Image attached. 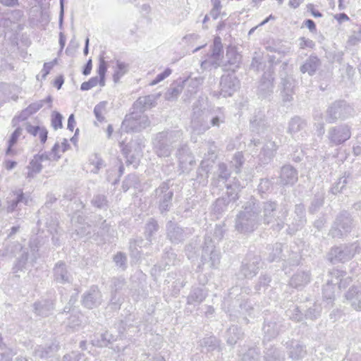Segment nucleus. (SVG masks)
Here are the masks:
<instances>
[{
  "label": "nucleus",
  "instance_id": "obj_29",
  "mask_svg": "<svg viewBox=\"0 0 361 361\" xmlns=\"http://www.w3.org/2000/svg\"><path fill=\"white\" fill-rule=\"evenodd\" d=\"M35 312L37 315L41 317H48L52 314L54 309V303L53 300L49 299H43L37 301L33 305Z\"/></svg>",
  "mask_w": 361,
  "mask_h": 361
},
{
  "label": "nucleus",
  "instance_id": "obj_36",
  "mask_svg": "<svg viewBox=\"0 0 361 361\" xmlns=\"http://www.w3.org/2000/svg\"><path fill=\"white\" fill-rule=\"evenodd\" d=\"M159 230V225L157 220H156L154 218H149L147 221L144 228L145 237L149 243H152L154 236L157 234Z\"/></svg>",
  "mask_w": 361,
  "mask_h": 361
},
{
  "label": "nucleus",
  "instance_id": "obj_38",
  "mask_svg": "<svg viewBox=\"0 0 361 361\" xmlns=\"http://www.w3.org/2000/svg\"><path fill=\"white\" fill-rule=\"evenodd\" d=\"M278 146L275 142L268 140L263 146L260 156L263 159L264 163L269 162L275 155Z\"/></svg>",
  "mask_w": 361,
  "mask_h": 361
},
{
  "label": "nucleus",
  "instance_id": "obj_4",
  "mask_svg": "<svg viewBox=\"0 0 361 361\" xmlns=\"http://www.w3.org/2000/svg\"><path fill=\"white\" fill-rule=\"evenodd\" d=\"M182 135V131L178 130L158 133L153 141L155 154L159 157H169L173 149V144L180 141Z\"/></svg>",
  "mask_w": 361,
  "mask_h": 361
},
{
  "label": "nucleus",
  "instance_id": "obj_49",
  "mask_svg": "<svg viewBox=\"0 0 361 361\" xmlns=\"http://www.w3.org/2000/svg\"><path fill=\"white\" fill-rule=\"evenodd\" d=\"M220 341L214 336L204 338L200 341V345L206 348L207 351H213L219 348Z\"/></svg>",
  "mask_w": 361,
  "mask_h": 361
},
{
  "label": "nucleus",
  "instance_id": "obj_45",
  "mask_svg": "<svg viewBox=\"0 0 361 361\" xmlns=\"http://www.w3.org/2000/svg\"><path fill=\"white\" fill-rule=\"evenodd\" d=\"M250 126L253 132H256L258 134L263 132L266 127L264 115L259 113L258 115H255L250 119Z\"/></svg>",
  "mask_w": 361,
  "mask_h": 361
},
{
  "label": "nucleus",
  "instance_id": "obj_16",
  "mask_svg": "<svg viewBox=\"0 0 361 361\" xmlns=\"http://www.w3.org/2000/svg\"><path fill=\"white\" fill-rule=\"evenodd\" d=\"M283 329H286V326L283 324V321L279 316H273L270 319L266 318L263 326L264 334L263 343L264 345H267L266 340L271 341L275 338Z\"/></svg>",
  "mask_w": 361,
  "mask_h": 361
},
{
  "label": "nucleus",
  "instance_id": "obj_41",
  "mask_svg": "<svg viewBox=\"0 0 361 361\" xmlns=\"http://www.w3.org/2000/svg\"><path fill=\"white\" fill-rule=\"evenodd\" d=\"M288 354L289 357L293 360L301 359L306 354L305 346L301 345L298 341H292Z\"/></svg>",
  "mask_w": 361,
  "mask_h": 361
},
{
  "label": "nucleus",
  "instance_id": "obj_44",
  "mask_svg": "<svg viewBox=\"0 0 361 361\" xmlns=\"http://www.w3.org/2000/svg\"><path fill=\"white\" fill-rule=\"evenodd\" d=\"M130 320L131 319L130 318H128L125 322L121 321L119 322V324H118V333L121 336L127 337V336H124L125 332H126V334H128V337L133 336V335L131 334H129L128 331H130V333H135V332H138L140 331V328H139L140 325H136L135 326L132 324H128V322L130 321Z\"/></svg>",
  "mask_w": 361,
  "mask_h": 361
},
{
  "label": "nucleus",
  "instance_id": "obj_17",
  "mask_svg": "<svg viewBox=\"0 0 361 361\" xmlns=\"http://www.w3.org/2000/svg\"><path fill=\"white\" fill-rule=\"evenodd\" d=\"M350 127L346 124L339 125L329 128L328 138L332 145H339L350 139Z\"/></svg>",
  "mask_w": 361,
  "mask_h": 361
},
{
  "label": "nucleus",
  "instance_id": "obj_31",
  "mask_svg": "<svg viewBox=\"0 0 361 361\" xmlns=\"http://www.w3.org/2000/svg\"><path fill=\"white\" fill-rule=\"evenodd\" d=\"M115 62V65L112 66L114 70L113 80L115 83L120 81L121 78L127 74L130 69V65L128 63L121 61L120 59L114 58L111 63Z\"/></svg>",
  "mask_w": 361,
  "mask_h": 361
},
{
  "label": "nucleus",
  "instance_id": "obj_55",
  "mask_svg": "<svg viewBox=\"0 0 361 361\" xmlns=\"http://www.w3.org/2000/svg\"><path fill=\"white\" fill-rule=\"evenodd\" d=\"M349 183V175L345 174L341 177L337 182L331 188V192L333 194H337L343 192L345 185Z\"/></svg>",
  "mask_w": 361,
  "mask_h": 361
},
{
  "label": "nucleus",
  "instance_id": "obj_32",
  "mask_svg": "<svg viewBox=\"0 0 361 361\" xmlns=\"http://www.w3.org/2000/svg\"><path fill=\"white\" fill-rule=\"evenodd\" d=\"M106 71L107 62L103 58H100L99 64L97 69L99 77H92L88 80L92 87L97 86V84H99L101 87H104L105 85V76Z\"/></svg>",
  "mask_w": 361,
  "mask_h": 361
},
{
  "label": "nucleus",
  "instance_id": "obj_2",
  "mask_svg": "<svg viewBox=\"0 0 361 361\" xmlns=\"http://www.w3.org/2000/svg\"><path fill=\"white\" fill-rule=\"evenodd\" d=\"M243 209L236 216L235 228L240 233L249 234L260 224V207L255 199H250Z\"/></svg>",
  "mask_w": 361,
  "mask_h": 361
},
{
  "label": "nucleus",
  "instance_id": "obj_22",
  "mask_svg": "<svg viewBox=\"0 0 361 361\" xmlns=\"http://www.w3.org/2000/svg\"><path fill=\"white\" fill-rule=\"evenodd\" d=\"M176 155L182 172L190 171V166L195 164V159L188 146L187 145H180L178 148Z\"/></svg>",
  "mask_w": 361,
  "mask_h": 361
},
{
  "label": "nucleus",
  "instance_id": "obj_64",
  "mask_svg": "<svg viewBox=\"0 0 361 361\" xmlns=\"http://www.w3.org/2000/svg\"><path fill=\"white\" fill-rule=\"evenodd\" d=\"M271 282L270 276L267 275H262L258 280L255 286V290L257 293H260L261 291H264L266 288L269 286V283Z\"/></svg>",
  "mask_w": 361,
  "mask_h": 361
},
{
  "label": "nucleus",
  "instance_id": "obj_20",
  "mask_svg": "<svg viewBox=\"0 0 361 361\" xmlns=\"http://www.w3.org/2000/svg\"><path fill=\"white\" fill-rule=\"evenodd\" d=\"M53 279L56 283H71L73 276L68 266L63 261L56 262L53 268Z\"/></svg>",
  "mask_w": 361,
  "mask_h": 361
},
{
  "label": "nucleus",
  "instance_id": "obj_14",
  "mask_svg": "<svg viewBox=\"0 0 361 361\" xmlns=\"http://www.w3.org/2000/svg\"><path fill=\"white\" fill-rule=\"evenodd\" d=\"M261 257L255 253L249 252L242 262L241 274L247 279H252L260 268Z\"/></svg>",
  "mask_w": 361,
  "mask_h": 361
},
{
  "label": "nucleus",
  "instance_id": "obj_63",
  "mask_svg": "<svg viewBox=\"0 0 361 361\" xmlns=\"http://www.w3.org/2000/svg\"><path fill=\"white\" fill-rule=\"evenodd\" d=\"M360 42H361V29L357 27L356 30H354L349 36L347 45L348 47H353L358 44Z\"/></svg>",
  "mask_w": 361,
  "mask_h": 361
},
{
  "label": "nucleus",
  "instance_id": "obj_27",
  "mask_svg": "<svg viewBox=\"0 0 361 361\" xmlns=\"http://www.w3.org/2000/svg\"><path fill=\"white\" fill-rule=\"evenodd\" d=\"M321 66V60L317 56L312 54L300 66V71L302 73H307L310 76H312Z\"/></svg>",
  "mask_w": 361,
  "mask_h": 361
},
{
  "label": "nucleus",
  "instance_id": "obj_61",
  "mask_svg": "<svg viewBox=\"0 0 361 361\" xmlns=\"http://www.w3.org/2000/svg\"><path fill=\"white\" fill-rule=\"evenodd\" d=\"M231 202V200H228L226 197L217 199L214 204V211L219 214L224 212L225 210H226L227 207Z\"/></svg>",
  "mask_w": 361,
  "mask_h": 361
},
{
  "label": "nucleus",
  "instance_id": "obj_53",
  "mask_svg": "<svg viewBox=\"0 0 361 361\" xmlns=\"http://www.w3.org/2000/svg\"><path fill=\"white\" fill-rule=\"evenodd\" d=\"M83 315L80 312L71 314L67 322V326L73 330L80 326L82 323Z\"/></svg>",
  "mask_w": 361,
  "mask_h": 361
},
{
  "label": "nucleus",
  "instance_id": "obj_18",
  "mask_svg": "<svg viewBox=\"0 0 361 361\" xmlns=\"http://www.w3.org/2000/svg\"><path fill=\"white\" fill-rule=\"evenodd\" d=\"M240 87V81L233 74L224 75L221 78L219 93L224 97H231Z\"/></svg>",
  "mask_w": 361,
  "mask_h": 361
},
{
  "label": "nucleus",
  "instance_id": "obj_37",
  "mask_svg": "<svg viewBox=\"0 0 361 361\" xmlns=\"http://www.w3.org/2000/svg\"><path fill=\"white\" fill-rule=\"evenodd\" d=\"M242 329L235 325L230 326L226 333V339L228 345H234L238 340L243 338Z\"/></svg>",
  "mask_w": 361,
  "mask_h": 361
},
{
  "label": "nucleus",
  "instance_id": "obj_57",
  "mask_svg": "<svg viewBox=\"0 0 361 361\" xmlns=\"http://www.w3.org/2000/svg\"><path fill=\"white\" fill-rule=\"evenodd\" d=\"M218 178L217 181H222L225 183L231 176V172L228 169V167L224 163H219L218 164V170H217Z\"/></svg>",
  "mask_w": 361,
  "mask_h": 361
},
{
  "label": "nucleus",
  "instance_id": "obj_11",
  "mask_svg": "<svg viewBox=\"0 0 361 361\" xmlns=\"http://www.w3.org/2000/svg\"><path fill=\"white\" fill-rule=\"evenodd\" d=\"M360 247L357 243L343 244L331 248L330 252L331 261L333 263L345 262L350 260L356 253L360 252Z\"/></svg>",
  "mask_w": 361,
  "mask_h": 361
},
{
  "label": "nucleus",
  "instance_id": "obj_46",
  "mask_svg": "<svg viewBox=\"0 0 361 361\" xmlns=\"http://www.w3.org/2000/svg\"><path fill=\"white\" fill-rule=\"evenodd\" d=\"M221 60L222 59L209 53L207 58L201 62V68L204 70L217 68L221 66Z\"/></svg>",
  "mask_w": 361,
  "mask_h": 361
},
{
  "label": "nucleus",
  "instance_id": "obj_39",
  "mask_svg": "<svg viewBox=\"0 0 361 361\" xmlns=\"http://www.w3.org/2000/svg\"><path fill=\"white\" fill-rule=\"evenodd\" d=\"M58 350V345L52 343L49 346L37 345L34 351L35 357L44 359L53 355Z\"/></svg>",
  "mask_w": 361,
  "mask_h": 361
},
{
  "label": "nucleus",
  "instance_id": "obj_50",
  "mask_svg": "<svg viewBox=\"0 0 361 361\" xmlns=\"http://www.w3.org/2000/svg\"><path fill=\"white\" fill-rule=\"evenodd\" d=\"M92 204L100 209H107L109 208V202L105 195H95L91 200Z\"/></svg>",
  "mask_w": 361,
  "mask_h": 361
},
{
  "label": "nucleus",
  "instance_id": "obj_8",
  "mask_svg": "<svg viewBox=\"0 0 361 361\" xmlns=\"http://www.w3.org/2000/svg\"><path fill=\"white\" fill-rule=\"evenodd\" d=\"M353 219L345 211L341 212L336 218L330 231L329 235L334 238H342L350 233L353 227Z\"/></svg>",
  "mask_w": 361,
  "mask_h": 361
},
{
  "label": "nucleus",
  "instance_id": "obj_6",
  "mask_svg": "<svg viewBox=\"0 0 361 361\" xmlns=\"http://www.w3.org/2000/svg\"><path fill=\"white\" fill-rule=\"evenodd\" d=\"M150 124L147 115L143 112L133 109L128 115H126L122 122L121 128L126 133L140 132Z\"/></svg>",
  "mask_w": 361,
  "mask_h": 361
},
{
  "label": "nucleus",
  "instance_id": "obj_59",
  "mask_svg": "<svg viewBox=\"0 0 361 361\" xmlns=\"http://www.w3.org/2000/svg\"><path fill=\"white\" fill-rule=\"evenodd\" d=\"M244 164V157L242 152H236L231 161V165L235 169L236 173H240V169Z\"/></svg>",
  "mask_w": 361,
  "mask_h": 361
},
{
  "label": "nucleus",
  "instance_id": "obj_1",
  "mask_svg": "<svg viewBox=\"0 0 361 361\" xmlns=\"http://www.w3.org/2000/svg\"><path fill=\"white\" fill-rule=\"evenodd\" d=\"M226 122V116L221 108H207L202 99L192 105L190 127L193 133L201 135L212 127L219 128Z\"/></svg>",
  "mask_w": 361,
  "mask_h": 361
},
{
  "label": "nucleus",
  "instance_id": "obj_23",
  "mask_svg": "<svg viewBox=\"0 0 361 361\" xmlns=\"http://www.w3.org/2000/svg\"><path fill=\"white\" fill-rule=\"evenodd\" d=\"M294 219L291 225H288L287 229L290 235L294 234L297 231L301 229L306 223L305 208L304 204H298L295 206Z\"/></svg>",
  "mask_w": 361,
  "mask_h": 361
},
{
  "label": "nucleus",
  "instance_id": "obj_40",
  "mask_svg": "<svg viewBox=\"0 0 361 361\" xmlns=\"http://www.w3.org/2000/svg\"><path fill=\"white\" fill-rule=\"evenodd\" d=\"M204 78L202 77L190 78L184 82V87L187 86V92L190 96L196 94L198 91L199 87L202 85Z\"/></svg>",
  "mask_w": 361,
  "mask_h": 361
},
{
  "label": "nucleus",
  "instance_id": "obj_19",
  "mask_svg": "<svg viewBox=\"0 0 361 361\" xmlns=\"http://www.w3.org/2000/svg\"><path fill=\"white\" fill-rule=\"evenodd\" d=\"M28 197H26L23 190L18 189L11 192L6 198V212L13 213L20 209L22 204H27Z\"/></svg>",
  "mask_w": 361,
  "mask_h": 361
},
{
  "label": "nucleus",
  "instance_id": "obj_9",
  "mask_svg": "<svg viewBox=\"0 0 361 361\" xmlns=\"http://www.w3.org/2000/svg\"><path fill=\"white\" fill-rule=\"evenodd\" d=\"M354 114V109L343 100L336 101L326 110V121L335 123L338 119H345Z\"/></svg>",
  "mask_w": 361,
  "mask_h": 361
},
{
  "label": "nucleus",
  "instance_id": "obj_43",
  "mask_svg": "<svg viewBox=\"0 0 361 361\" xmlns=\"http://www.w3.org/2000/svg\"><path fill=\"white\" fill-rule=\"evenodd\" d=\"M184 88V82L176 81L173 82L166 92L165 97L167 100H173L176 99L182 92Z\"/></svg>",
  "mask_w": 361,
  "mask_h": 361
},
{
  "label": "nucleus",
  "instance_id": "obj_47",
  "mask_svg": "<svg viewBox=\"0 0 361 361\" xmlns=\"http://www.w3.org/2000/svg\"><path fill=\"white\" fill-rule=\"evenodd\" d=\"M270 252L269 254L268 260L274 262L279 259H283L285 255L282 254L283 245L281 243H276L272 247H269Z\"/></svg>",
  "mask_w": 361,
  "mask_h": 361
},
{
  "label": "nucleus",
  "instance_id": "obj_33",
  "mask_svg": "<svg viewBox=\"0 0 361 361\" xmlns=\"http://www.w3.org/2000/svg\"><path fill=\"white\" fill-rule=\"evenodd\" d=\"M306 126L307 122L305 119L298 116H295L288 121L287 133L294 137L298 133L304 130Z\"/></svg>",
  "mask_w": 361,
  "mask_h": 361
},
{
  "label": "nucleus",
  "instance_id": "obj_34",
  "mask_svg": "<svg viewBox=\"0 0 361 361\" xmlns=\"http://www.w3.org/2000/svg\"><path fill=\"white\" fill-rule=\"evenodd\" d=\"M207 297V293L200 287H192L187 297V304L194 306L199 305Z\"/></svg>",
  "mask_w": 361,
  "mask_h": 361
},
{
  "label": "nucleus",
  "instance_id": "obj_3",
  "mask_svg": "<svg viewBox=\"0 0 361 361\" xmlns=\"http://www.w3.org/2000/svg\"><path fill=\"white\" fill-rule=\"evenodd\" d=\"M289 206L286 202L279 204L276 201H267L262 203L260 207V212L263 214L261 216V221H262L265 225H271L274 231H279L285 224V219L289 212Z\"/></svg>",
  "mask_w": 361,
  "mask_h": 361
},
{
  "label": "nucleus",
  "instance_id": "obj_54",
  "mask_svg": "<svg viewBox=\"0 0 361 361\" xmlns=\"http://www.w3.org/2000/svg\"><path fill=\"white\" fill-rule=\"evenodd\" d=\"M324 196L323 194H316L309 207V212L312 214L317 212L323 205Z\"/></svg>",
  "mask_w": 361,
  "mask_h": 361
},
{
  "label": "nucleus",
  "instance_id": "obj_56",
  "mask_svg": "<svg viewBox=\"0 0 361 361\" xmlns=\"http://www.w3.org/2000/svg\"><path fill=\"white\" fill-rule=\"evenodd\" d=\"M322 312V307L320 304L317 302L314 303L313 305L309 307L305 314V317L311 320L316 319L320 316Z\"/></svg>",
  "mask_w": 361,
  "mask_h": 361
},
{
  "label": "nucleus",
  "instance_id": "obj_25",
  "mask_svg": "<svg viewBox=\"0 0 361 361\" xmlns=\"http://www.w3.org/2000/svg\"><path fill=\"white\" fill-rule=\"evenodd\" d=\"M160 94H149L145 97H140L133 104V109L144 113L147 109H151L157 104V100Z\"/></svg>",
  "mask_w": 361,
  "mask_h": 361
},
{
  "label": "nucleus",
  "instance_id": "obj_13",
  "mask_svg": "<svg viewBox=\"0 0 361 361\" xmlns=\"http://www.w3.org/2000/svg\"><path fill=\"white\" fill-rule=\"evenodd\" d=\"M166 238L173 244L183 242L191 234L192 231L188 228H182L177 223L169 221L166 225Z\"/></svg>",
  "mask_w": 361,
  "mask_h": 361
},
{
  "label": "nucleus",
  "instance_id": "obj_7",
  "mask_svg": "<svg viewBox=\"0 0 361 361\" xmlns=\"http://www.w3.org/2000/svg\"><path fill=\"white\" fill-rule=\"evenodd\" d=\"M201 262L202 264L198 266L201 270L203 269L202 267L204 265H207L210 269H216L220 264V252L215 249L214 240L209 236L205 237Z\"/></svg>",
  "mask_w": 361,
  "mask_h": 361
},
{
  "label": "nucleus",
  "instance_id": "obj_26",
  "mask_svg": "<svg viewBox=\"0 0 361 361\" xmlns=\"http://www.w3.org/2000/svg\"><path fill=\"white\" fill-rule=\"evenodd\" d=\"M310 280V271L298 270L290 278L289 284L293 288L300 289L307 285Z\"/></svg>",
  "mask_w": 361,
  "mask_h": 361
},
{
  "label": "nucleus",
  "instance_id": "obj_28",
  "mask_svg": "<svg viewBox=\"0 0 361 361\" xmlns=\"http://www.w3.org/2000/svg\"><path fill=\"white\" fill-rule=\"evenodd\" d=\"M52 102L51 96L49 95L45 99H42L30 104L27 108L23 109L18 116L21 121L26 120L29 116L38 111L46 103L51 104ZM51 105H49L50 106Z\"/></svg>",
  "mask_w": 361,
  "mask_h": 361
},
{
  "label": "nucleus",
  "instance_id": "obj_5",
  "mask_svg": "<svg viewBox=\"0 0 361 361\" xmlns=\"http://www.w3.org/2000/svg\"><path fill=\"white\" fill-rule=\"evenodd\" d=\"M171 186L170 180L162 182L152 195L161 214H166L172 207L173 190Z\"/></svg>",
  "mask_w": 361,
  "mask_h": 361
},
{
  "label": "nucleus",
  "instance_id": "obj_21",
  "mask_svg": "<svg viewBox=\"0 0 361 361\" xmlns=\"http://www.w3.org/2000/svg\"><path fill=\"white\" fill-rule=\"evenodd\" d=\"M102 302V293L96 286H92L82 296V304L87 309H93L101 305Z\"/></svg>",
  "mask_w": 361,
  "mask_h": 361
},
{
  "label": "nucleus",
  "instance_id": "obj_52",
  "mask_svg": "<svg viewBox=\"0 0 361 361\" xmlns=\"http://www.w3.org/2000/svg\"><path fill=\"white\" fill-rule=\"evenodd\" d=\"M227 63L238 67L241 61V55L234 48H229L226 51Z\"/></svg>",
  "mask_w": 361,
  "mask_h": 361
},
{
  "label": "nucleus",
  "instance_id": "obj_62",
  "mask_svg": "<svg viewBox=\"0 0 361 361\" xmlns=\"http://www.w3.org/2000/svg\"><path fill=\"white\" fill-rule=\"evenodd\" d=\"M281 91H294L295 81L291 76L286 75L281 78Z\"/></svg>",
  "mask_w": 361,
  "mask_h": 361
},
{
  "label": "nucleus",
  "instance_id": "obj_24",
  "mask_svg": "<svg viewBox=\"0 0 361 361\" xmlns=\"http://www.w3.org/2000/svg\"><path fill=\"white\" fill-rule=\"evenodd\" d=\"M298 180V171L293 166L286 164L281 167L279 176L280 184L292 186Z\"/></svg>",
  "mask_w": 361,
  "mask_h": 361
},
{
  "label": "nucleus",
  "instance_id": "obj_58",
  "mask_svg": "<svg viewBox=\"0 0 361 361\" xmlns=\"http://www.w3.org/2000/svg\"><path fill=\"white\" fill-rule=\"evenodd\" d=\"M27 259H28V252L27 251H23L21 253L20 256L17 258L16 263L13 265V269H12L13 272L17 273L18 271L22 270L25 267V266L27 262Z\"/></svg>",
  "mask_w": 361,
  "mask_h": 361
},
{
  "label": "nucleus",
  "instance_id": "obj_10",
  "mask_svg": "<svg viewBox=\"0 0 361 361\" xmlns=\"http://www.w3.org/2000/svg\"><path fill=\"white\" fill-rule=\"evenodd\" d=\"M329 274L331 278L327 281L322 289L324 301L326 302V307L327 308H330L333 306V302L335 298L334 286L338 284L340 288L345 286V285L343 284V280L341 279V277L343 276V271L338 269H333L329 272Z\"/></svg>",
  "mask_w": 361,
  "mask_h": 361
},
{
  "label": "nucleus",
  "instance_id": "obj_51",
  "mask_svg": "<svg viewBox=\"0 0 361 361\" xmlns=\"http://www.w3.org/2000/svg\"><path fill=\"white\" fill-rule=\"evenodd\" d=\"M259 350L257 348H250L240 356V361H259Z\"/></svg>",
  "mask_w": 361,
  "mask_h": 361
},
{
  "label": "nucleus",
  "instance_id": "obj_48",
  "mask_svg": "<svg viewBox=\"0 0 361 361\" xmlns=\"http://www.w3.org/2000/svg\"><path fill=\"white\" fill-rule=\"evenodd\" d=\"M226 195L227 198L232 202H235L238 199V192L240 191V186L238 182H235L233 184H226Z\"/></svg>",
  "mask_w": 361,
  "mask_h": 361
},
{
  "label": "nucleus",
  "instance_id": "obj_12",
  "mask_svg": "<svg viewBox=\"0 0 361 361\" xmlns=\"http://www.w3.org/2000/svg\"><path fill=\"white\" fill-rule=\"evenodd\" d=\"M122 152L130 164H137L139 158L142 157V149L145 147L142 138L137 137L131 140L128 143L124 145L121 143Z\"/></svg>",
  "mask_w": 361,
  "mask_h": 361
},
{
  "label": "nucleus",
  "instance_id": "obj_60",
  "mask_svg": "<svg viewBox=\"0 0 361 361\" xmlns=\"http://www.w3.org/2000/svg\"><path fill=\"white\" fill-rule=\"evenodd\" d=\"M209 54L222 59L223 46L221 44V38L219 37L214 38L213 45L212 46L211 51Z\"/></svg>",
  "mask_w": 361,
  "mask_h": 361
},
{
  "label": "nucleus",
  "instance_id": "obj_35",
  "mask_svg": "<svg viewBox=\"0 0 361 361\" xmlns=\"http://www.w3.org/2000/svg\"><path fill=\"white\" fill-rule=\"evenodd\" d=\"M264 361H285V354L279 348L274 345H270L265 346L264 350Z\"/></svg>",
  "mask_w": 361,
  "mask_h": 361
},
{
  "label": "nucleus",
  "instance_id": "obj_15",
  "mask_svg": "<svg viewBox=\"0 0 361 361\" xmlns=\"http://www.w3.org/2000/svg\"><path fill=\"white\" fill-rule=\"evenodd\" d=\"M274 68L273 66L269 64L267 70L264 73L259 82L257 94L259 97L265 99L273 93L274 87Z\"/></svg>",
  "mask_w": 361,
  "mask_h": 361
},
{
  "label": "nucleus",
  "instance_id": "obj_42",
  "mask_svg": "<svg viewBox=\"0 0 361 361\" xmlns=\"http://www.w3.org/2000/svg\"><path fill=\"white\" fill-rule=\"evenodd\" d=\"M361 294L360 288L357 286L350 288L345 294V298L349 302L350 306L357 311H361V300L358 302H355V298Z\"/></svg>",
  "mask_w": 361,
  "mask_h": 361
},
{
  "label": "nucleus",
  "instance_id": "obj_30",
  "mask_svg": "<svg viewBox=\"0 0 361 361\" xmlns=\"http://www.w3.org/2000/svg\"><path fill=\"white\" fill-rule=\"evenodd\" d=\"M239 310L236 312H232L231 310H228L230 312V317L232 320H235L236 318L238 317L239 315L245 316L243 319L245 321L246 323L248 322L247 319L246 318V316L249 317H254V312L255 309L251 304L250 302L248 301H243L240 303H239Z\"/></svg>",
  "mask_w": 361,
  "mask_h": 361
}]
</instances>
